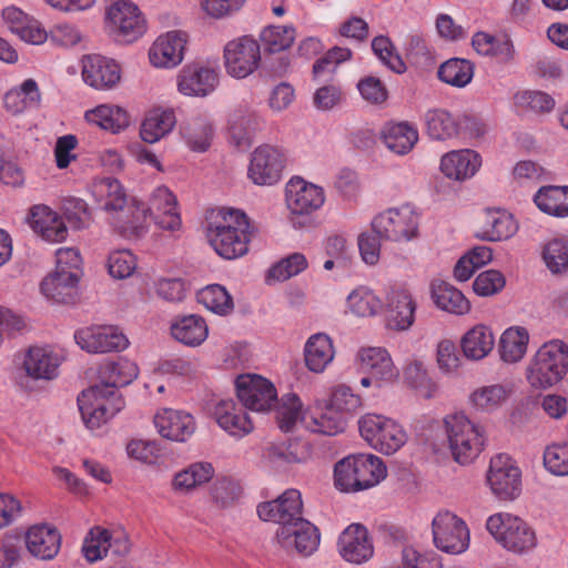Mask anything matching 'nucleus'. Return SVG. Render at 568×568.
<instances>
[{"label":"nucleus","instance_id":"obj_1","mask_svg":"<svg viewBox=\"0 0 568 568\" xmlns=\"http://www.w3.org/2000/svg\"><path fill=\"white\" fill-rule=\"evenodd\" d=\"M138 375V366L129 359L110 362L101 367V383L84 389L78 397L88 428H99L123 408L124 402L116 389L132 383Z\"/></svg>","mask_w":568,"mask_h":568},{"label":"nucleus","instance_id":"obj_2","mask_svg":"<svg viewBox=\"0 0 568 568\" xmlns=\"http://www.w3.org/2000/svg\"><path fill=\"white\" fill-rule=\"evenodd\" d=\"M253 229L244 212L222 209L209 222L206 237L215 253L224 260H236L247 254Z\"/></svg>","mask_w":568,"mask_h":568},{"label":"nucleus","instance_id":"obj_3","mask_svg":"<svg viewBox=\"0 0 568 568\" xmlns=\"http://www.w3.org/2000/svg\"><path fill=\"white\" fill-rule=\"evenodd\" d=\"M567 372L568 345L554 339L542 344L531 357L526 377L532 388L547 389L561 382Z\"/></svg>","mask_w":568,"mask_h":568},{"label":"nucleus","instance_id":"obj_4","mask_svg":"<svg viewBox=\"0 0 568 568\" xmlns=\"http://www.w3.org/2000/svg\"><path fill=\"white\" fill-rule=\"evenodd\" d=\"M386 466L374 455H354L339 460L334 468L338 490L359 491L377 485L386 477Z\"/></svg>","mask_w":568,"mask_h":568},{"label":"nucleus","instance_id":"obj_5","mask_svg":"<svg viewBox=\"0 0 568 568\" xmlns=\"http://www.w3.org/2000/svg\"><path fill=\"white\" fill-rule=\"evenodd\" d=\"M448 446L454 459L459 464H468L480 453L484 436L478 426L463 413L448 415L444 419Z\"/></svg>","mask_w":568,"mask_h":568},{"label":"nucleus","instance_id":"obj_6","mask_svg":"<svg viewBox=\"0 0 568 568\" xmlns=\"http://www.w3.org/2000/svg\"><path fill=\"white\" fill-rule=\"evenodd\" d=\"M362 437L376 450L389 455L407 440L404 428L395 420L382 415L367 414L358 420Z\"/></svg>","mask_w":568,"mask_h":568},{"label":"nucleus","instance_id":"obj_7","mask_svg":"<svg viewBox=\"0 0 568 568\" xmlns=\"http://www.w3.org/2000/svg\"><path fill=\"white\" fill-rule=\"evenodd\" d=\"M487 529L506 549L521 554L535 547L536 536L528 525L517 516L499 513L487 520Z\"/></svg>","mask_w":568,"mask_h":568},{"label":"nucleus","instance_id":"obj_8","mask_svg":"<svg viewBox=\"0 0 568 568\" xmlns=\"http://www.w3.org/2000/svg\"><path fill=\"white\" fill-rule=\"evenodd\" d=\"M372 229L383 240L409 241L417 235L418 216L409 205L388 209L374 217Z\"/></svg>","mask_w":568,"mask_h":568},{"label":"nucleus","instance_id":"obj_9","mask_svg":"<svg viewBox=\"0 0 568 568\" xmlns=\"http://www.w3.org/2000/svg\"><path fill=\"white\" fill-rule=\"evenodd\" d=\"M226 72L236 79H244L252 74L261 62V48L258 42L243 36L226 43L224 48Z\"/></svg>","mask_w":568,"mask_h":568},{"label":"nucleus","instance_id":"obj_10","mask_svg":"<svg viewBox=\"0 0 568 568\" xmlns=\"http://www.w3.org/2000/svg\"><path fill=\"white\" fill-rule=\"evenodd\" d=\"M487 483L496 497L513 500L521 490L520 469L508 455L498 454L490 459Z\"/></svg>","mask_w":568,"mask_h":568},{"label":"nucleus","instance_id":"obj_11","mask_svg":"<svg viewBox=\"0 0 568 568\" xmlns=\"http://www.w3.org/2000/svg\"><path fill=\"white\" fill-rule=\"evenodd\" d=\"M106 17L109 30L115 41L130 43L145 31V20L139 8L131 2H115L108 10Z\"/></svg>","mask_w":568,"mask_h":568},{"label":"nucleus","instance_id":"obj_12","mask_svg":"<svg viewBox=\"0 0 568 568\" xmlns=\"http://www.w3.org/2000/svg\"><path fill=\"white\" fill-rule=\"evenodd\" d=\"M435 546L447 554H460L468 548L469 531L465 523L449 511L438 513L433 520Z\"/></svg>","mask_w":568,"mask_h":568},{"label":"nucleus","instance_id":"obj_13","mask_svg":"<svg viewBox=\"0 0 568 568\" xmlns=\"http://www.w3.org/2000/svg\"><path fill=\"white\" fill-rule=\"evenodd\" d=\"M235 386L240 402L250 410L267 412L277 403L274 385L262 376L241 375Z\"/></svg>","mask_w":568,"mask_h":568},{"label":"nucleus","instance_id":"obj_14","mask_svg":"<svg viewBox=\"0 0 568 568\" xmlns=\"http://www.w3.org/2000/svg\"><path fill=\"white\" fill-rule=\"evenodd\" d=\"M285 156L275 146L264 144L254 150L248 178L257 185H273L282 178Z\"/></svg>","mask_w":568,"mask_h":568},{"label":"nucleus","instance_id":"obj_15","mask_svg":"<svg viewBox=\"0 0 568 568\" xmlns=\"http://www.w3.org/2000/svg\"><path fill=\"white\" fill-rule=\"evenodd\" d=\"M302 510V496L296 489H287L276 499L257 506V514L262 520L277 523L280 527L303 519Z\"/></svg>","mask_w":568,"mask_h":568},{"label":"nucleus","instance_id":"obj_16","mask_svg":"<svg viewBox=\"0 0 568 568\" xmlns=\"http://www.w3.org/2000/svg\"><path fill=\"white\" fill-rule=\"evenodd\" d=\"M275 540L286 550L295 549L303 556H310L320 545V532L312 523L303 518L288 526L278 527Z\"/></svg>","mask_w":568,"mask_h":568},{"label":"nucleus","instance_id":"obj_17","mask_svg":"<svg viewBox=\"0 0 568 568\" xmlns=\"http://www.w3.org/2000/svg\"><path fill=\"white\" fill-rule=\"evenodd\" d=\"M74 337L77 344L89 353L120 352L129 344L128 338L113 326L85 328Z\"/></svg>","mask_w":568,"mask_h":568},{"label":"nucleus","instance_id":"obj_18","mask_svg":"<svg viewBox=\"0 0 568 568\" xmlns=\"http://www.w3.org/2000/svg\"><path fill=\"white\" fill-rule=\"evenodd\" d=\"M338 551L351 564L368 561L373 557L374 547L367 529L359 524L349 525L339 536Z\"/></svg>","mask_w":568,"mask_h":568},{"label":"nucleus","instance_id":"obj_19","mask_svg":"<svg viewBox=\"0 0 568 568\" xmlns=\"http://www.w3.org/2000/svg\"><path fill=\"white\" fill-rule=\"evenodd\" d=\"M186 43V33L182 31H170L160 36L150 49V62L156 68L179 65L183 61Z\"/></svg>","mask_w":568,"mask_h":568},{"label":"nucleus","instance_id":"obj_20","mask_svg":"<svg viewBox=\"0 0 568 568\" xmlns=\"http://www.w3.org/2000/svg\"><path fill=\"white\" fill-rule=\"evenodd\" d=\"M82 77L90 87L106 90L118 84L121 79V70L113 60L100 54H91L82 60Z\"/></svg>","mask_w":568,"mask_h":568},{"label":"nucleus","instance_id":"obj_21","mask_svg":"<svg viewBox=\"0 0 568 568\" xmlns=\"http://www.w3.org/2000/svg\"><path fill=\"white\" fill-rule=\"evenodd\" d=\"M217 83V72L200 64L185 65L178 77L179 91L189 97H206L215 90Z\"/></svg>","mask_w":568,"mask_h":568},{"label":"nucleus","instance_id":"obj_22","mask_svg":"<svg viewBox=\"0 0 568 568\" xmlns=\"http://www.w3.org/2000/svg\"><path fill=\"white\" fill-rule=\"evenodd\" d=\"M286 204L293 214L303 215L320 209L324 203L321 187L307 184L303 179H292L285 190Z\"/></svg>","mask_w":568,"mask_h":568},{"label":"nucleus","instance_id":"obj_23","mask_svg":"<svg viewBox=\"0 0 568 568\" xmlns=\"http://www.w3.org/2000/svg\"><path fill=\"white\" fill-rule=\"evenodd\" d=\"M416 303L403 287H393L387 296V327L407 331L414 323Z\"/></svg>","mask_w":568,"mask_h":568},{"label":"nucleus","instance_id":"obj_24","mask_svg":"<svg viewBox=\"0 0 568 568\" xmlns=\"http://www.w3.org/2000/svg\"><path fill=\"white\" fill-rule=\"evenodd\" d=\"M159 434L166 439L184 443L195 432L193 417L184 412L164 409L154 417Z\"/></svg>","mask_w":568,"mask_h":568},{"label":"nucleus","instance_id":"obj_25","mask_svg":"<svg viewBox=\"0 0 568 568\" xmlns=\"http://www.w3.org/2000/svg\"><path fill=\"white\" fill-rule=\"evenodd\" d=\"M148 209L161 229L176 231L181 227L176 199L166 186H159L153 191Z\"/></svg>","mask_w":568,"mask_h":568},{"label":"nucleus","instance_id":"obj_26","mask_svg":"<svg viewBox=\"0 0 568 568\" xmlns=\"http://www.w3.org/2000/svg\"><path fill=\"white\" fill-rule=\"evenodd\" d=\"M92 195L100 207L112 214L123 212L128 205V195L119 180L101 178L92 184Z\"/></svg>","mask_w":568,"mask_h":568},{"label":"nucleus","instance_id":"obj_27","mask_svg":"<svg viewBox=\"0 0 568 568\" xmlns=\"http://www.w3.org/2000/svg\"><path fill=\"white\" fill-rule=\"evenodd\" d=\"M26 545L32 556L42 560H49L59 552L61 535L54 527L37 525L28 530Z\"/></svg>","mask_w":568,"mask_h":568},{"label":"nucleus","instance_id":"obj_28","mask_svg":"<svg viewBox=\"0 0 568 568\" xmlns=\"http://www.w3.org/2000/svg\"><path fill=\"white\" fill-rule=\"evenodd\" d=\"M29 222L33 231L47 241L61 242L67 239L65 223L47 205H34L30 210Z\"/></svg>","mask_w":568,"mask_h":568},{"label":"nucleus","instance_id":"obj_29","mask_svg":"<svg viewBox=\"0 0 568 568\" xmlns=\"http://www.w3.org/2000/svg\"><path fill=\"white\" fill-rule=\"evenodd\" d=\"M214 416L217 424L233 436L242 437L253 429L251 419L233 399L220 400L215 406Z\"/></svg>","mask_w":568,"mask_h":568},{"label":"nucleus","instance_id":"obj_30","mask_svg":"<svg viewBox=\"0 0 568 568\" xmlns=\"http://www.w3.org/2000/svg\"><path fill=\"white\" fill-rule=\"evenodd\" d=\"M79 274L73 271L54 272L41 283V292L58 303H72L77 296Z\"/></svg>","mask_w":568,"mask_h":568},{"label":"nucleus","instance_id":"obj_31","mask_svg":"<svg viewBox=\"0 0 568 568\" xmlns=\"http://www.w3.org/2000/svg\"><path fill=\"white\" fill-rule=\"evenodd\" d=\"M480 166L479 155L471 150L453 151L442 158L440 170L449 179L473 176Z\"/></svg>","mask_w":568,"mask_h":568},{"label":"nucleus","instance_id":"obj_32","mask_svg":"<svg viewBox=\"0 0 568 568\" xmlns=\"http://www.w3.org/2000/svg\"><path fill=\"white\" fill-rule=\"evenodd\" d=\"M347 420L346 416L323 402L314 408L306 426L313 433L335 436L345 430Z\"/></svg>","mask_w":568,"mask_h":568},{"label":"nucleus","instance_id":"obj_33","mask_svg":"<svg viewBox=\"0 0 568 568\" xmlns=\"http://www.w3.org/2000/svg\"><path fill=\"white\" fill-rule=\"evenodd\" d=\"M359 359L362 368L368 371L372 377L378 381L390 382L398 375V371L385 348H363L359 352Z\"/></svg>","mask_w":568,"mask_h":568},{"label":"nucleus","instance_id":"obj_34","mask_svg":"<svg viewBox=\"0 0 568 568\" xmlns=\"http://www.w3.org/2000/svg\"><path fill=\"white\" fill-rule=\"evenodd\" d=\"M23 365L27 374L34 379H53L58 375L60 361L49 349L32 347L29 349Z\"/></svg>","mask_w":568,"mask_h":568},{"label":"nucleus","instance_id":"obj_35","mask_svg":"<svg viewBox=\"0 0 568 568\" xmlns=\"http://www.w3.org/2000/svg\"><path fill=\"white\" fill-rule=\"evenodd\" d=\"M305 364L315 373L325 369L334 357V349L331 338L323 333H317L308 338L305 345Z\"/></svg>","mask_w":568,"mask_h":568},{"label":"nucleus","instance_id":"obj_36","mask_svg":"<svg viewBox=\"0 0 568 568\" xmlns=\"http://www.w3.org/2000/svg\"><path fill=\"white\" fill-rule=\"evenodd\" d=\"M432 297L438 308L463 315L470 310V304L464 294L446 282H437L432 284Z\"/></svg>","mask_w":568,"mask_h":568},{"label":"nucleus","instance_id":"obj_37","mask_svg":"<svg viewBox=\"0 0 568 568\" xmlns=\"http://www.w3.org/2000/svg\"><path fill=\"white\" fill-rule=\"evenodd\" d=\"M534 201L546 214L556 217L568 216V186H542L536 193Z\"/></svg>","mask_w":568,"mask_h":568},{"label":"nucleus","instance_id":"obj_38","mask_svg":"<svg viewBox=\"0 0 568 568\" xmlns=\"http://www.w3.org/2000/svg\"><path fill=\"white\" fill-rule=\"evenodd\" d=\"M517 231L513 216L504 211L487 210L483 232L478 235L485 241H503L511 237Z\"/></svg>","mask_w":568,"mask_h":568},{"label":"nucleus","instance_id":"obj_39","mask_svg":"<svg viewBox=\"0 0 568 568\" xmlns=\"http://www.w3.org/2000/svg\"><path fill=\"white\" fill-rule=\"evenodd\" d=\"M149 213V209L142 202L133 200L123 212L115 214V225L122 235L139 237L145 232Z\"/></svg>","mask_w":568,"mask_h":568},{"label":"nucleus","instance_id":"obj_40","mask_svg":"<svg viewBox=\"0 0 568 568\" xmlns=\"http://www.w3.org/2000/svg\"><path fill=\"white\" fill-rule=\"evenodd\" d=\"M88 122L100 126L103 130L118 133L130 124L128 112L116 105L102 104L85 112Z\"/></svg>","mask_w":568,"mask_h":568},{"label":"nucleus","instance_id":"obj_41","mask_svg":"<svg viewBox=\"0 0 568 568\" xmlns=\"http://www.w3.org/2000/svg\"><path fill=\"white\" fill-rule=\"evenodd\" d=\"M495 344L491 331L485 325H476L462 339V349L467 358L478 361L487 356Z\"/></svg>","mask_w":568,"mask_h":568},{"label":"nucleus","instance_id":"obj_42","mask_svg":"<svg viewBox=\"0 0 568 568\" xmlns=\"http://www.w3.org/2000/svg\"><path fill=\"white\" fill-rule=\"evenodd\" d=\"M417 140V130L406 122L387 124L383 131L386 148L396 154L408 153Z\"/></svg>","mask_w":568,"mask_h":568},{"label":"nucleus","instance_id":"obj_43","mask_svg":"<svg viewBox=\"0 0 568 568\" xmlns=\"http://www.w3.org/2000/svg\"><path fill=\"white\" fill-rule=\"evenodd\" d=\"M173 337L189 346H197L207 337V325L197 315L183 316L171 326Z\"/></svg>","mask_w":568,"mask_h":568},{"label":"nucleus","instance_id":"obj_44","mask_svg":"<svg viewBox=\"0 0 568 568\" xmlns=\"http://www.w3.org/2000/svg\"><path fill=\"white\" fill-rule=\"evenodd\" d=\"M175 122L173 111L153 110L141 124V139L146 143H155L174 128Z\"/></svg>","mask_w":568,"mask_h":568},{"label":"nucleus","instance_id":"obj_45","mask_svg":"<svg viewBox=\"0 0 568 568\" xmlns=\"http://www.w3.org/2000/svg\"><path fill=\"white\" fill-rule=\"evenodd\" d=\"M529 335L524 327H510L506 329L499 341L500 358L506 363L520 361L527 351Z\"/></svg>","mask_w":568,"mask_h":568},{"label":"nucleus","instance_id":"obj_46","mask_svg":"<svg viewBox=\"0 0 568 568\" xmlns=\"http://www.w3.org/2000/svg\"><path fill=\"white\" fill-rule=\"evenodd\" d=\"M510 390L503 384H491L476 388L469 396L470 404L477 410L490 413L499 408L508 398Z\"/></svg>","mask_w":568,"mask_h":568},{"label":"nucleus","instance_id":"obj_47","mask_svg":"<svg viewBox=\"0 0 568 568\" xmlns=\"http://www.w3.org/2000/svg\"><path fill=\"white\" fill-rule=\"evenodd\" d=\"M213 475L214 468L210 463H193L174 476L172 486L174 490L189 491L196 486L207 483Z\"/></svg>","mask_w":568,"mask_h":568},{"label":"nucleus","instance_id":"obj_48","mask_svg":"<svg viewBox=\"0 0 568 568\" xmlns=\"http://www.w3.org/2000/svg\"><path fill=\"white\" fill-rule=\"evenodd\" d=\"M474 75V65L470 61L453 58L444 62L438 69V78L453 87L467 85Z\"/></svg>","mask_w":568,"mask_h":568},{"label":"nucleus","instance_id":"obj_49","mask_svg":"<svg viewBox=\"0 0 568 568\" xmlns=\"http://www.w3.org/2000/svg\"><path fill=\"white\" fill-rule=\"evenodd\" d=\"M182 136L192 151L205 152L211 145L213 129L209 121L194 119L182 126Z\"/></svg>","mask_w":568,"mask_h":568},{"label":"nucleus","instance_id":"obj_50","mask_svg":"<svg viewBox=\"0 0 568 568\" xmlns=\"http://www.w3.org/2000/svg\"><path fill=\"white\" fill-rule=\"evenodd\" d=\"M428 135L434 140H446L457 134L458 126L453 116L445 110L434 109L425 114Z\"/></svg>","mask_w":568,"mask_h":568},{"label":"nucleus","instance_id":"obj_51","mask_svg":"<svg viewBox=\"0 0 568 568\" xmlns=\"http://www.w3.org/2000/svg\"><path fill=\"white\" fill-rule=\"evenodd\" d=\"M276 407L275 417L278 427L283 432H291L296 423L301 418L302 403L297 395L288 393L282 396L277 403H274Z\"/></svg>","mask_w":568,"mask_h":568},{"label":"nucleus","instance_id":"obj_52","mask_svg":"<svg viewBox=\"0 0 568 568\" xmlns=\"http://www.w3.org/2000/svg\"><path fill=\"white\" fill-rule=\"evenodd\" d=\"M197 301L207 310L225 315L233 310V300L225 287L219 284L207 285L197 292Z\"/></svg>","mask_w":568,"mask_h":568},{"label":"nucleus","instance_id":"obj_53","mask_svg":"<svg viewBox=\"0 0 568 568\" xmlns=\"http://www.w3.org/2000/svg\"><path fill=\"white\" fill-rule=\"evenodd\" d=\"M264 457L275 466L301 463L305 458L303 446L297 442L271 444L265 448Z\"/></svg>","mask_w":568,"mask_h":568},{"label":"nucleus","instance_id":"obj_54","mask_svg":"<svg viewBox=\"0 0 568 568\" xmlns=\"http://www.w3.org/2000/svg\"><path fill=\"white\" fill-rule=\"evenodd\" d=\"M404 376L408 385L416 390L418 396L429 399L437 389L436 384L428 377L420 362H413L405 368Z\"/></svg>","mask_w":568,"mask_h":568},{"label":"nucleus","instance_id":"obj_55","mask_svg":"<svg viewBox=\"0 0 568 568\" xmlns=\"http://www.w3.org/2000/svg\"><path fill=\"white\" fill-rule=\"evenodd\" d=\"M542 258L554 274L568 271V241L564 239L549 241L544 247Z\"/></svg>","mask_w":568,"mask_h":568},{"label":"nucleus","instance_id":"obj_56","mask_svg":"<svg viewBox=\"0 0 568 568\" xmlns=\"http://www.w3.org/2000/svg\"><path fill=\"white\" fill-rule=\"evenodd\" d=\"M295 39V30L292 27H268L261 33L264 50L276 53L288 49Z\"/></svg>","mask_w":568,"mask_h":568},{"label":"nucleus","instance_id":"obj_57","mask_svg":"<svg viewBox=\"0 0 568 568\" xmlns=\"http://www.w3.org/2000/svg\"><path fill=\"white\" fill-rule=\"evenodd\" d=\"M110 547V531L101 527L91 528L82 546L84 557L93 562L106 555Z\"/></svg>","mask_w":568,"mask_h":568},{"label":"nucleus","instance_id":"obj_58","mask_svg":"<svg viewBox=\"0 0 568 568\" xmlns=\"http://www.w3.org/2000/svg\"><path fill=\"white\" fill-rule=\"evenodd\" d=\"M63 214L68 223L74 230L89 227L92 215L87 202L78 197H68L63 200Z\"/></svg>","mask_w":568,"mask_h":568},{"label":"nucleus","instance_id":"obj_59","mask_svg":"<svg viewBox=\"0 0 568 568\" xmlns=\"http://www.w3.org/2000/svg\"><path fill=\"white\" fill-rule=\"evenodd\" d=\"M372 49L374 53L395 73H404L406 65L399 54L395 53L394 44L389 38L378 36L372 41Z\"/></svg>","mask_w":568,"mask_h":568},{"label":"nucleus","instance_id":"obj_60","mask_svg":"<svg viewBox=\"0 0 568 568\" xmlns=\"http://www.w3.org/2000/svg\"><path fill=\"white\" fill-rule=\"evenodd\" d=\"M306 267V257L302 253H293L273 265L268 271V277L276 281H286L300 274Z\"/></svg>","mask_w":568,"mask_h":568},{"label":"nucleus","instance_id":"obj_61","mask_svg":"<svg viewBox=\"0 0 568 568\" xmlns=\"http://www.w3.org/2000/svg\"><path fill=\"white\" fill-rule=\"evenodd\" d=\"M326 405L342 413L346 418L351 416L361 406L359 396L352 393V389L345 385L335 387Z\"/></svg>","mask_w":568,"mask_h":568},{"label":"nucleus","instance_id":"obj_62","mask_svg":"<svg viewBox=\"0 0 568 568\" xmlns=\"http://www.w3.org/2000/svg\"><path fill=\"white\" fill-rule=\"evenodd\" d=\"M515 103L537 113L550 112L555 106L552 97L542 91L518 92L515 95Z\"/></svg>","mask_w":568,"mask_h":568},{"label":"nucleus","instance_id":"obj_63","mask_svg":"<svg viewBox=\"0 0 568 568\" xmlns=\"http://www.w3.org/2000/svg\"><path fill=\"white\" fill-rule=\"evenodd\" d=\"M136 268L134 255L128 250L114 251L109 255L108 270L112 277L123 280L133 274Z\"/></svg>","mask_w":568,"mask_h":568},{"label":"nucleus","instance_id":"obj_64","mask_svg":"<svg viewBox=\"0 0 568 568\" xmlns=\"http://www.w3.org/2000/svg\"><path fill=\"white\" fill-rule=\"evenodd\" d=\"M505 285L506 278L501 272L488 270L475 278L473 290L479 296H491L500 292Z\"/></svg>","mask_w":568,"mask_h":568}]
</instances>
